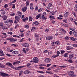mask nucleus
Instances as JSON below:
<instances>
[{
    "mask_svg": "<svg viewBox=\"0 0 77 77\" xmlns=\"http://www.w3.org/2000/svg\"><path fill=\"white\" fill-rule=\"evenodd\" d=\"M17 13L18 14L17 16H15V19L16 20L14 21V22L15 24H17L19 22V20L21 17V15L23 14V13L20 11H18Z\"/></svg>",
    "mask_w": 77,
    "mask_h": 77,
    "instance_id": "obj_1",
    "label": "nucleus"
},
{
    "mask_svg": "<svg viewBox=\"0 0 77 77\" xmlns=\"http://www.w3.org/2000/svg\"><path fill=\"white\" fill-rule=\"evenodd\" d=\"M70 74H69L68 75L69 77H75L77 76V75L74 74V72L73 71H71L70 72Z\"/></svg>",
    "mask_w": 77,
    "mask_h": 77,
    "instance_id": "obj_2",
    "label": "nucleus"
},
{
    "mask_svg": "<svg viewBox=\"0 0 77 77\" xmlns=\"http://www.w3.org/2000/svg\"><path fill=\"white\" fill-rule=\"evenodd\" d=\"M6 39L7 40L10 41L11 42H15V41H17V39H14V38L11 37L7 38Z\"/></svg>",
    "mask_w": 77,
    "mask_h": 77,
    "instance_id": "obj_3",
    "label": "nucleus"
},
{
    "mask_svg": "<svg viewBox=\"0 0 77 77\" xmlns=\"http://www.w3.org/2000/svg\"><path fill=\"white\" fill-rule=\"evenodd\" d=\"M0 74H1V75H2V77H6L9 76L8 74L5 73H2V72H0Z\"/></svg>",
    "mask_w": 77,
    "mask_h": 77,
    "instance_id": "obj_4",
    "label": "nucleus"
},
{
    "mask_svg": "<svg viewBox=\"0 0 77 77\" xmlns=\"http://www.w3.org/2000/svg\"><path fill=\"white\" fill-rule=\"evenodd\" d=\"M33 62L34 63H38V58L36 57H34L33 58Z\"/></svg>",
    "mask_w": 77,
    "mask_h": 77,
    "instance_id": "obj_5",
    "label": "nucleus"
},
{
    "mask_svg": "<svg viewBox=\"0 0 77 77\" xmlns=\"http://www.w3.org/2000/svg\"><path fill=\"white\" fill-rule=\"evenodd\" d=\"M6 65L10 66V67L12 68H14V66L12 65V64L10 63H6Z\"/></svg>",
    "mask_w": 77,
    "mask_h": 77,
    "instance_id": "obj_6",
    "label": "nucleus"
},
{
    "mask_svg": "<svg viewBox=\"0 0 77 77\" xmlns=\"http://www.w3.org/2000/svg\"><path fill=\"white\" fill-rule=\"evenodd\" d=\"M50 61H51V59L50 58H46L44 60L45 62H47V63L50 62Z\"/></svg>",
    "mask_w": 77,
    "mask_h": 77,
    "instance_id": "obj_7",
    "label": "nucleus"
},
{
    "mask_svg": "<svg viewBox=\"0 0 77 77\" xmlns=\"http://www.w3.org/2000/svg\"><path fill=\"white\" fill-rule=\"evenodd\" d=\"M24 74H30L31 72L29 70H26L25 71L23 72Z\"/></svg>",
    "mask_w": 77,
    "mask_h": 77,
    "instance_id": "obj_8",
    "label": "nucleus"
},
{
    "mask_svg": "<svg viewBox=\"0 0 77 77\" xmlns=\"http://www.w3.org/2000/svg\"><path fill=\"white\" fill-rule=\"evenodd\" d=\"M53 39V37L52 36H48L46 37V40L49 41L50 40H52Z\"/></svg>",
    "mask_w": 77,
    "mask_h": 77,
    "instance_id": "obj_9",
    "label": "nucleus"
},
{
    "mask_svg": "<svg viewBox=\"0 0 77 77\" xmlns=\"http://www.w3.org/2000/svg\"><path fill=\"white\" fill-rule=\"evenodd\" d=\"M22 45L23 46V47H29V45L27 43H23Z\"/></svg>",
    "mask_w": 77,
    "mask_h": 77,
    "instance_id": "obj_10",
    "label": "nucleus"
},
{
    "mask_svg": "<svg viewBox=\"0 0 77 77\" xmlns=\"http://www.w3.org/2000/svg\"><path fill=\"white\" fill-rule=\"evenodd\" d=\"M0 12H1V15H4L5 14V11H4V10H1V11H0Z\"/></svg>",
    "mask_w": 77,
    "mask_h": 77,
    "instance_id": "obj_11",
    "label": "nucleus"
},
{
    "mask_svg": "<svg viewBox=\"0 0 77 77\" xmlns=\"http://www.w3.org/2000/svg\"><path fill=\"white\" fill-rule=\"evenodd\" d=\"M30 7L31 10H33L34 9V7H33V4L32 3H31L30 5Z\"/></svg>",
    "mask_w": 77,
    "mask_h": 77,
    "instance_id": "obj_12",
    "label": "nucleus"
},
{
    "mask_svg": "<svg viewBox=\"0 0 77 77\" xmlns=\"http://www.w3.org/2000/svg\"><path fill=\"white\" fill-rule=\"evenodd\" d=\"M18 54V51H14L12 52V54Z\"/></svg>",
    "mask_w": 77,
    "mask_h": 77,
    "instance_id": "obj_13",
    "label": "nucleus"
},
{
    "mask_svg": "<svg viewBox=\"0 0 77 77\" xmlns=\"http://www.w3.org/2000/svg\"><path fill=\"white\" fill-rule=\"evenodd\" d=\"M27 10V7H25L22 9V11L23 12H26Z\"/></svg>",
    "mask_w": 77,
    "mask_h": 77,
    "instance_id": "obj_14",
    "label": "nucleus"
},
{
    "mask_svg": "<svg viewBox=\"0 0 77 77\" xmlns=\"http://www.w3.org/2000/svg\"><path fill=\"white\" fill-rule=\"evenodd\" d=\"M5 67V65L0 63V68H4Z\"/></svg>",
    "mask_w": 77,
    "mask_h": 77,
    "instance_id": "obj_15",
    "label": "nucleus"
},
{
    "mask_svg": "<svg viewBox=\"0 0 77 77\" xmlns=\"http://www.w3.org/2000/svg\"><path fill=\"white\" fill-rule=\"evenodd\" d=\"M42 18L43 20H47V17H45L44 15H42Z\"/></svg>",
    "mask_w": 77,
    "mask_h": 77,
    "instance_id": "obj_16",
    "label": "nucleus"
},
{
    "mask_svg": "<svg viewBox=\"0 0 77 77\" xmlns=\"http://www.w3.org/2000/svg\"><path fill=\"white\" fill-rule=\"evenodd\" d=\"M68 15H69V13H68V12H66L64 14V17H65V18L67 17L68 16Z\"/></svg>",
    "mask_w": 77,
    "mask_h": 77,
    "instance_id": "obj_17",
    "label": "nucleus"
},
{
    "mask_svg": "<svg viewBox=\"0 0 77 77\" xmlns=\"http://www.w3.org/2000/svg\"><path fill=\"white\" fill-rule=\"evenodd\" d=\"M7 16H6L4 15L2 17V18L3 20H6L7 19Z\"/></svg>",
    "mask_w": 77,
    "mask_h": 77,
    "instance_id": "obj_18",
    "label": "nucleus"
},
{
    "mask_svg": "<svg viewBox=\"0 0 77 77\" xmlns=\"http://www.w3.org/2000/svg\"><path fill=\"white\" fill-rule=\"evenodd\" d=\"M9 22H10V20L7 19L6 21H4V23H5V24H6V23H9Z\"/></svg>",
    "mask_w": 77,
    "mask_h": 77,
    "instance_id": "obj_19",
    "label": "nucleus"
},
{
    "mask_svg": "<svg viewBox=\"0 0 77 77\" xmlns=\"http://www.w3.org/2000/svg\"><path fill=\"white\" fill-rule=\"evenodd\" d=\"M67 50H72L73 49V47H71L70 46H68L67 48Z\"/></svg>",
    "mask_w": 77,
    "mask_h": 77,
    "instance_id": "obj_20",
    "label": "nucleus"
},
{
    "mask_svg": "<svg viewBox=\"0 0 77 77\" xmlns=\"http://www.w3.org/2000/svg\"><path fill=\"white\" fill-rule=\"evenodd\" d=\"M24 67H25L24 66H18V67H17V69L18 70L20 69L23 68H24Z\"/></svg>",
    "mask_w": 77,
    "mask_h": 77,
    "instance_id": "obj_21",
    "label": "nucleus"
},
{
    "mask_svg": "<svg viewBox=\"0 0 77 77\" xmlns=\"http://www.w3.org/2000/svg\"><path fill=\"white\" fill-rule=\"evenodd\" d=\"M61 25L62 26H64V27H68V25L65 23H62L61 24Z\"/></svg>",
    "mask_w": 77,
    "mask_h": 77,
    "instance_id": "obj_22",
    "label": "nucleus"
},
{
    "mask_svg": "<svg viewBox=\"0 0 77 77\" xmlns=\"http://www.w3.org/2000/svg\"><path fill=\"white\" fill-rule=\"evenodd\" d=\"M73 56H74V54L70 55L69 56V59H72L73 57Z\"/></svg>",
    "mask_w": 77,
    "mask_h": 77,
    "instance_id": "obj_23",
    "label": "nucleus"
},
{
    "mask_svg": "<svg viewBox=\"0 0 77 77\" xmlns=\"http://www.w3.org/2000/svg\"><path fill=\"white\" fill-rule=\"evenodd\" d=\"M35 36L36 38V39H37V38L39 37V34H35Z\"/></svg>",
    "mask_w": 77,
    "mask_h": 77,
    "instance_id": "obj_24",
    "label": "nucleus"
},
{
    "mask_svg": "<svg viewBox=\"0 0 77 77\" xmlns=\"http://www.w3.org/2000/svg\"><path fill=\"white\" fill-rule=\"evenodd\" d=\"M63 22H64L65 23H66L67 22H68V20H67V19H64L63 20Z\"/></svg>",
    "mask_w": 77,
    "mask_h": 77,
    "instance_id": "obj_25",
    "label": "nucleus"
},
{
    "mask_svg": "<svg viewBox=\"0 0 77 77\" xmlns=\"http://www.w3.org/2000/svg\"><path fill=\"white\" fill-rule=\"evenodd\" d=\"M73 33L75 36H77V31H74Z\"/></svg>",
    "mask_w": 77,
    "mask_h": 77,
    "instance_id": "obj_26",
    "label": "nucleus"
},
{
    "mask_svg": "<svg viewBox=\"0 0 77 77\" xmlns=\"http://www.w3.org/2000/svg\"><path fill=\"white\" fill-rule=\"evenodd\" d=\"M55 44L56 45H59V44H60V42H59L58 41H56L55 42Z\"/></svg>",
    "mask_w": 77,
    "mask_h": 77,
    "instance_id": "obj_27",
    "label": "nucleus"
},
{
    "mask_svg": "<svg viewBox=\"0 0 77 77\" xmlns=\"http://www.w3.org/2000/svg\"><path fill=\"white\" fill-rule=\"evenodd\" d=\"M70 39H71L72 41H75V39L73 37H70Z\"/></svg>",
    "mask_w": 77,
    "mask_h": 77,
    "instance_id": "obj_28",
    "label": "nucleus"
},
{
    "mask_svg": "<svg viewBox=\"0 0 77 77\" xmlns=\"http://www.w3.org/2000/svg\"><path fill=\"white\" fill-rule=\"evenodd\" d=\"M26 6H28L29 5V1L27 0L26 2Z\"/></svg>",
    "mask_w": 77,
    "mask_h": 77,
    "instance_id": "obj_29",
    "label": "nucleus"
},
{
    "mask_svg": "<svg viewBox=\"0 0 77 77\" xmlns=\"http://www.w3.org/2000/svg\"><path fill=\"white\" fill-rule=\"evenodd\" d=\"M29 20L30 21H32V20H33V18H32V17H31V16H29Z\"/></svg>",
    "mask_w": 77,
    "mask_h": 77,
    "instance_id": "obj_30",
    "label": "nucleus"
},
{
    "mask_svg": "<svg viewBox=\"0 0 77 77\" xmlns=\"http://www.w3.org/2000/svg\"><path fill=\"white\" fill-rule=\"evenodd\" d=\"M23 48V52H24V53L25 54H26V50H25V48Z\"/></svg>",
    "mask_w": 77,
    "mask_h": 77,
    "instance_id": "obj_31",
    "label": "nucleus"
},
{
    "mask_svg": "<svg viewBox=\"0 0 77 77\" xmlns=\"http://www.w3.org/2000/svg\"><path fill=\"white\" fill-rule=\"evenodd\" d=\"M68 62H69L70 63H72L73 62L72 60L71 59H69L68 61Z\"/></svg>",
    "mask_w": 77,
    "mask_h": 77,
    "instance_id": "obj_32",
    "label": "nucleus"
},
{
    "mask_svg": "<svg viewBox=\"0 0 77 77\" xmlns=\"http://www.w3.org/2000/svg\"><path fill=\"white\" fill-rule=\"evenodd\" d=\"M16 2V0H14L12 2H10L9 3L10 4V5H12V3H15Z\"/></svg>",
    "mask_w": 77,
    "mask_h": 77,
    "instance_id": "obj_33",
    "label": "nucleus"
},
{
    "mask_svg": "<svg viewBox=\"0 0 77 77\" xmlns=\"http://www.w3.org/2000/svg\"><path fill=\"white\" fill-rule=\"evenodd\" d=\"M68 53H66L64 54V57H68Z\"/></svg>",
    "mask_w": 77,
    "mask_h": 77,
    "instance_id": "obj_34",
    "label": "nucleus"
},
{
    "mask_svg": "<svg viewBox=\"0 0 77 77\" xmlns=\"http://www.w3.org/2000/svg\"><path fill=\"white\" fill-rule=\"evenodd\" d=\"M34 24L35 26H36L39 24V23H38V21H36L34 23Z\"/></svg>",
    "mask_w": 77,
    "mask_h": 77,
    "instance_id": "obj_35",
    "label": "nucleus"
},
{
    "mask_svg": "<svg viewBox=\"0 0 77 77\" xmlns=\"http://www.w3.org/2000/svg\"><path fill=\"white\" fill-rule=\"evenodd\" d=\"M49 18L52 19H54V17L51 15L50 16Z\"/></svg>",
    "mask_w": 77,
    "mask_h": 77,
    "instance_id": "obj_36",
    "label": "nucleus"
},
{
    "mask_svg": "<svg viewBox=\"0 0 77 77\" xmlns=\"http://www.w3.org/2000/svg\"><path fill=\"white\" fill-rule=\"evenodd\" d=\"M51 15H54L55 14V13L54 11H53L51 13Z\"/></svg>",
    "mask_w": 77,
    "mask_h": 77,
    "instance_id": "obj_37",
    "label": "nucleus"
},
{
    "mask_svg": "<svg viewBox=\"0 0 77 77\" xmlns=\"http://www.w3.org/2000/svg\"><path fill=\"white\" fill-rule=\"evenodd\" d=\"M73 46L74 47H77V44H75L73 45Z\"/></svg>",
    "mask_w": 77,
    "mask_h": 77,
    "instance_id": "obj_38",
    "label": "nucleus"
},
{
    "mask_svg": "<svg viewBox=\"0 0 77 77\" xmlns=\"http://www.w3.org/2000/svg\"><path fill=\"white\" fill-rule=\"evenodd\" d=\"M65 52V51H61V54H63V53H64Z\"/></svg>",
    "mask_w": 77,
    "mask_h": 77,
    "instance_id": "obj_39",
    "label": "nucleus"
},
{
    "mask_svg": "<svg viewBox=\"0 0 77 77\" xmlns=\"http://www.w3.org/2000/svg\"><path fill=\"white\" fill-rule=\"evenodd\" d=\"M0 26L3 27V23H0Z\"/></svg>",
    "mask_w": 77,
    "mask_h": 77,
    "instance_id": "obj_40",
    "label": "nucleus"
},
{
    "mask_svg": "<svg viewBox=\"0 0 77 77\" xmlns=\"http://www.w3.org/2000/svg\"><path fill=\"white\" fill-rule=\"evenodd\" d=\"M2 28L3 29H7L8 28L6 26H4L3 27H2Z\"/></svg>",
    "mask_w": 77,
    "mask_h": 77,
    "instance_id": "obj_41",
    "label": "nucleus"
},
{
    "mask_svg": "<svg viewBox=\"0 0 77 77\" xmlns=\"http://www.w3.org/2000/svg\"><path fill=\"white\" fill-rule=\"evenodd\" d=\"M31 30H36V27H33Z\"/></svg>",
    "mask_w": 77,
    "mask_h": 77,
    "instance_id": "obj_42",
    "label": "nucleus"
},
{
    "mask_svg": "<svg viewBox=\"0 0 77 77\" xmlns=\"http://www.w3.org/2000/svg\"><path fill=\"white\" fill-rule=\"evenodd\" d=\"M38 72H39V73H42V74H44V72H43L42 71H38Z\"/></svg>",
    "mask_w": 77,
    "mask_h": 77,
    "instance_id": "obj_43",
    "label": "nucleus"
},
{
    "mask_svg": "<svg viewBox=\"0 0 77 77\" xmlns=\"http://www.w3.org/2000/svg\"><path fill=\"white\" fill-rule=\"evenodd\" d=\"M20 32H23L24 31V30L21 29L20 30Z\"/></svg>",
    "mask_w": 77,
    "mask_h": 77,
    "instance_id": "obj_44",
    "label": "nucleus"
},
{
    "mask_svg": "<svg viewBox=\"0 0 77 77\" xmlns=\"http://www.w3.org/2000/svg\"><path fill=\"white\" fill-rule=\"evenodd\" d=\"M20 61H17V62H16V65H17L18 64V63H20Z\"/></svg>",
    "mask_w": 77,
    "mask_h": 77,
    "instance_id": "obj_45",
    "label": "nucleus"
},
{
    "mask_svg": "<svg viewBox=\"0 0 77 77\" xmlns=\"http://www.w3.org/2000/svg\"><path fill=\"white\" fill-rule=\"evenodd\" d=\"M65 39H69V37L68 36H66L65 37Z\"/></svg>",
    "mask_w": 77,
    "mask_h": 77,
    "instance_id": "obj_46",
    "label": "nucleus"
},
{
    "mask_svg": "<svg viewBox=\"0 0 77 77\" xmlns=\"http://www.w3.org/2000/svg\"><path fill=\"white\" fill-rule=\"evenodd\" d=\"M4 55H5V54H4L3 53H0V56H3Z\"/></svg>",
    "mask_w": 77,
    "mask_h": 77,
    "instance_id": "obj_47",
    "label": "nucleus"
},
{
    "mask_svg": "<svg viewBox=\"0 0 77 77\" xmlns=\"http://www.w3.org/2000/svg\"><path fill=\"white\" fill-rule=\"evenodd\" d=\"M42 10H43L42 9L40 8L38 9V12H41V11H42Z\"/></svg>",
    "mask_w": 77,
    "mask_h": 77,
    "instance_id": "obj_48",
    "label": "nucleus"
},
{
    "mask_svg": "<svg viewBox=\"0 0 77 77\" xmlns=\"http://www.w3.org/2000/svg\"><path fill=\"white\" fill-rule=\"evenodd\" d=\"M12 32H9L8 33V34H9V35H12Z\"/></svg>",
    "mask_w": 77,
    "mask_h": 77,
    "instance_id": "obj_49",
    "label": "nucleus"
},
{
    "mask_svg": "<svg viewBox=\"0 0 77 77\" xmlns=\"http://www.w3.org/2000/svg\"><path fill=\"white\" fill-rule=\"evenodd\" d=\"M48 6L49 7H51V6H52V4L51 3H49V4Z\"/></svg>",
    "mask_w": 77,
    "mask_h": 77,
    "instance_id": "obj_50",
    "label": "nucleus"
},
{
    "mask_svg": "<svg viewBox=\"0 0 77 77\" xmlns=\"http://www.w3.org/2000/svg\"><path fill=\"white\" fill-rule=\"evenodd\" d=\"M6 55H7V56H9V57H10L12 56L11 55H10L9 54H6Z\"/></svg>",
    "mask_w": 77,
    "mask_h": 77,
    "instance_id": "obj_51",
    "label": "nucleus"
},
{
    "mask_svg": "<svg viewBox=\"0 0 77 77\" xmlns=\"http://www.w3.org/2000/svg\"><path fill=\"white\" fill-rule=\"evenodd\" d=\"M24 26L25 28H29V26L27 25H25Z\"/></svg>",
    "mask_w": 77,
    "mask_h": 77,
    "instance_id": "obj_52",
    "label": "nucleus"
},
{
    "mask_svg": "<svg viewBox=\"0 0 77 77\" xmlns=\"http://www.w3.org/2000/svg\"><path fill=\"white\" fill-rule=\"evenodd\" d=\"M57 18V19H58V20H62V18L61 17H58Z\"/></svg>",
    "mask_w": 77,
    "mask_h": 77,
    "instance_id": "obj_53",
    "label": "nucleus"
},
{
    "mask_svg": "<svg viewBox=\"0 0 77 77\" xmlns=\"http://www.w3.org/2000/svg\"><path fill=\"white\" fill-rule=\"evenodd\" d=\"M39 68L40 69H45V67H39Z\"/></svg>",
    "mask_w": 77,
    "mask_h": 77,
    "instance_id": "obj_54",
    "label": "nucleus"
},
{
    "mask_svg": "<svg viewBox=\"0 0 77 77\" xmlns=\"http://www.w3.org/2000/svg\"><path fill=\"white\" fill-rule=\"evenodd\" d=\"M6 25L7 26H8V27H10V26H11V24L9 25V24H8V23Z\"/></svg>",
    "mask_w": 77,
    "mask_h": 77,
    "instance_id": "obj_55",
    "label": "nucleus"
},
{
    "mask_svg": "<svg viewBox=\"0 0 77 77\" xmlns=\"http://www.w3.org/2000/svg\"><path fill=\"white\" fill-rule=\"evenodd\" d=\"M19 25L18 24H17L15 26V29H16V28H17V27H19Z\"/></svg>",
    "mask_w": 77,
    "mask_h": 77,
    "instance_id": "obj_56",
    "label": "nucleus"
},
{
    "mask_svg": "<svg viewBox=\"0 0 77 77\" xmlns=\"http://www.w3.org/2000/svg\"><path fill=\"white\" fill-rule=\"evenodd\" d=\"M12 8L13 9H15V4H13V6Z\"/></svg>",
    "mask_w": 77,
    "mask_h": 77,
    "instance_id": "obj_57",
    "label": "nucleus"
},
{
    "mask_svg": "<svg viewBox=\"0 0 77 77\" xmlns=\"http://www.w3.org/2000/svg\"><path fill=\"white\" fill-rule=\"evenodd\" d=\"M30 65H31V63H28L27 65V66H29Z\"/></svg>",
    "mask_w": 77,
    "mask_h": 77,
    "instance_id": "obj_58",
    "label": "nucleus"
},
{
    "mask_svg": "<svg viewBox=\"0 0 77 77\" xmlns=\"http://www.w3.org/2000/svg\"><path fill=\"white\" fill-rule=\"evenodd\" d=\"M69 33L70 34V35H72V31H70L69 32Z\"/></svg>",
    "mask_w": 77,
    "mask_h": 77,
    "instance_id": "obj_59",
    "label": "nucleus"
},
{
    "mask_svg": "<svg viewBox=\"0 0 77 77\" xmlns=\"http://www.w3.org/2000/svg\"><path fill=\"white\" fill-rule=\"evenodd\" d=\"M23 39H24V38H22L21 39L20 41V42H23Z\"/></svg>",
    "mask_w": 77,
    "mask_h": 77,
    "instance_id": "obj_60",
    "label": "nucleus"
},
{
    "mask_svg": "<svg viewBox=\"0 0 77 77\" xmlns=\"http://www.w3.org/2000/svg\"><path fill=\"white\" fill-rule=\"evenodd\" d=\"M45 31L46 32H48L49 31V30H48V29H46L45 30Z\"/></svg>",
    "mask_w": 77,
    "mask_h": 77,
    "instance_id": "obj_61",
    "label": "nucleus"
},
{
    "mask_svg": "<svg viewBox=\"0 0 77 77\" xmlns=\"http://www.w3.org/2000/svg\"><path fill=\"white\" fill-rule=\"evenodd\" d=\"M70 68L71 69H74V67L73 66L71 67Z\"/></svg>",
    "mask_w": 77,
    "mask_h": 77,
    "instance_id": "obj_62",
    "label": "nucleus"
},
{
    "mask_svg": "<svg viewBox=\"0 0 77 77\" xmlns=\"http://www.w3.org/2000/svg\"><path fill=\"white\" fill-rule=\"evenodd\" d=\"M12 45L13 46V47H16L17 46V45L15 44H12Z\"/></svg>",
    "mask_w": 77,
    "mask_h": 77,
    "instance_id": "obj_63",
    "label": "nucleus"
},
{
    "mask_svg": "<svg viewBox=\"0 0 77 77\" xmlns=\"http://www.w3.org/2000/svg\"><path fill=\"white\" fill-rule=\"evenodd\" d=\"M41 14H38V15H37L38 17H41Z\"/></svg>",
    "mask_w": 77,
    "mask_h": 77,
    "instance_id": "obj_64",
    "label": "nucleus"
}]
</instances>
